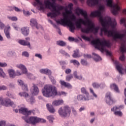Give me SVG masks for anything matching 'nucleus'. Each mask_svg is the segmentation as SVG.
I'll list each match as a JSON object with an SVG mask.
<instances>
[{
    "instance_id": "1",
    "label": "nucleus",
    "mask_w": 126,
    "mask_h": 126,
    "mask_svg": "<svg viewBox=\"0 0 126 126\" xmlns=\"http://www.w3.org/2000/svg\"><path fill=\"white\" fill-rule=\"evenodd\" d=\"M105 10V6L100 5L99 6L98 10L94 12H92L91 16L95 17L97 16L99 18V21L102 26L100 29V36L103 35V32L107 37H112L114 41H117L118 39L123 41L124 38L126 36V19L122 18L120 20V23L124 24L125 29L123 31V33H120L119 32L116 30L117 26V22L116 20L113 21L110 17H104L102 16V12Z\"/></svg>"
},
{
    "instance_id": "2",
    "label": "nucleus",
    "mask_w": 126,
    "mask_h": 126,
    "mask_svg": "<svg viewBox=\"0 0 126 126\" xmlns=\"http://www.w3.org/2000/svg\"><path fill=\"white\" fill-rule=\"evenodd\" d=\"M77 12H79L80 14H82L84 17L85 20L83 19H79L78 21L75 22V25L77 28L81 29L82 33H86V34H89V33H93L94 34H97L99 31L98 27H95V25L92 24L90 26L91 21L90 19L88 17V15L86 11H83V9L79 8L76 9Z\"/></svg>"
},
{
    "instance_id": "3",
    "label": "nucleus",
    "mask_w": 126,
    "mask_h": 126,
    "mask_svg": "<svg viewBox=\"0 0 126 126\" xmlns=\"http://www.w3.org/2000/svg\"><path fill=\"white\" fill-rule=\"evenodd\" d=\"M19 113H21L23 115L25 116H23L22 118L24 120L25 122L27 124H30L32 125V126H35L37 124L39 123H46V120L40 118L39 117L32 116L30 118L28 116L31 115L32 111L31 110H28L26 108L22 107L19 110Z\"/></svg>"
},
{
    "instance_id": "4",
    "label": "nucleus",
    "mask_w": 126,
    "mask_h": 126,
    "mask_svg": "<svg viewBox=\"0 0 126 126\" xmlns=\"http://www.w3.org/2000/svg\"><path fill=\"white\" fill-rule=\"evenodd\" d=\"M52 1H53L52 2L50 0H44V4L47 8H49L52 11V12H49L47 14V16L48 17L50 16L51 18H53L60 15L61 14V10H63L64 7L63 6H56V0H52Z\"/></svg>"
},
{
    "instance_id": "5",
    "label": "nucleus",
    "mask_w": 126,
    "mask_h": 126,
    "mask_svg": "<svg viewBox=\"0 0 126 126\" xmlns=\"http://www.w3.org/2000/svg\"><path fill=\"white\" fill-rule=\"evenodd\" d=\"M91 43L95 46L96 49H98L101 52H106V55L111 56V52L107 51L106 47H110V43H109L106 40H100L99 38L96 40H93L91 41Z\"/></svg>"
},
{
    "instance_id": "6",
    "label": "nucleus",
    "mask_w": 126,
    "mask_h": 126,
    "mask_svg": "<svg viewBox=\"0 0 126 126\" xmlns=\"http://www.w3.org/2000/svg\"><path fill=\"white\" fill-rule=\"evenodd\" d=\"M42 93L44 97L51 98V97H55L58 95V91L56 87L51 85H46L42 90Z\"/></svg>"
},
{
    "instance_id": "7",
    "label": "nucleus",
    "mask_w": 126,
    "mask_h": 126,
    "mask_svg": "<svg viewBox=\"0 0 126 126\" xmlns=\"http://www.w3.org/2000/svg\"><path fill=\"white\" fill-rule=\"evenodd\" d=\"M64 18L61 19L60 21H57L56 22L58 24H61V25H67L69 27V30L70 32L73 33L75 30V26L74 24L67 18V15L65 14H63Z\"/></svg>"
},
{
    "instance_id": "8",
    "label": "nucleus",
    "mask_w": 126,
    "mask_h": 126,
    "mask_svg": "<svg viewBox=\"0 0 126 126\" xmlns=\"http://www.w3.org/2000/svg\"><path fill=\"white\" fill-rule=\"evenodd\" d=\"M71 112L70 107L68 106H64L63 109V108L61 107L58 110V113L61 117H67L70 115Z\"/></svg>"
},
{
    "instance_id": "9",
    "label": "nucleus",
    "mask_w": 126,
    "mask_h": 126,
    "mask_svg": "<svg viewBox=\"0 0 126 126\" xmlns=\"http://www.w3.org/2000/svg\"><path fill=\"white\" fill-rule=\"evenodd\" d=\"M19 95L21 97H25L27 102L31 103V104L35 103V98H34V96L32 95L30 96L28 93L26 92L19 93Z\"/></svg>"
},
{
    "instance_id": "10",
    "label": "nucleus",
    "mask_w": 126,
    "mask_h": 126,
    "mask_svg": "<svg viewBox=\"0 0 126 126\" xmlns=\"http://www.w3.org/2000/svg\"><path fill=\"white\" fill-rule=\"evenodd\" d=\"M124 109V106L120 105L119 106H114L111 109V111L114 112V115L115 116H118L119 117H122L123 116V113L121 111V110Z\"/></svg>"
},
{
    "instance_id": "11",
    "label": "nucleus",
    "mask_w": 126,
    "mask_h": 126,
    "mask_svg": "<svg viewBox=\"0 0 126 126\" xmlns=\"http://www.w3.org/2000/svg\"><path fill=\"white\" fill-rule=\"evenodd\" d=\"M120 50L121 53H122V56L120 57V60L124 61H125V54H124V53H126V42L124 41L121 44V47H120Z\"/></svg>"
},
{
    "instance_id": "12",
    "label": "nucleus",
    "mask_w": 126,
    "mask_h": 126,
    "mask_svg": "<svg viewBox=\"0 0 126 126\" xmlns=\"http://www.w3.org/2000/svg\"><path fill=\"white\" fill-rule=\"evenodd\" d=\"M106 102L108 105H112L115 103V100L114 98L112 97V94L111 93L108 92L106 94Z\"/></svg>"
},
{
    "instance_id": "13",
    "label": "nucleus",
    "mask_w": 126,
    "mask_h": 126,
    "mask_svg": "<svg viewBox=\"0 0 126 126\" xmlns=\"http://www.w3.org/2000/svg\"><path fill=\"white\" fill-rule=\"evenodd\" d=\"M31 92L33 96H37L39 94V88L35 84H32V86L31 89Z\"/></svg>"
},
{
    "instance_id": "14",
    "label": "nucleus",
    "mask_w": 126,
    "mask_h": 126,
    "mask_svg": "<svg viewBox=\"0 0 126 126\" xmlns=\"http://www.w3.org/2000/svg\"><path fill=\"white\" fill-rule=\"evenodd\" d=\"M4 106L5 107H15V104L9 98L4 99Z\"/></svg>"
},
{
    "instance_id": "15",
    "label": "nucleus",
    "mask_w": 126,
    "mask_h": 126,
    "mask_svg": "<svg viewBox=\"0 0 126 126\" xmlns=\"http://www.w3.org/2000/svg\"><path fill=\"white\" fill-rule=\"evenodd\" d=\"M30 25L32 27H36V29L41 28L40 25H38V23L35 19H31L30 20Z\"/></svg>"
},
{
    "instance_id": "16",
    "label": "nucleus",
    "mask_w": 126,
    "mask_h": 126,
    "mask_svg": "<svg viewBox=\"0 0 126 126\" xmlns=\"http://www.w3.org/2000/svg\"><path fill=\"white\" fill-rule=\"evenodd\" d=\"M77 99L78 101H89V94H87L86 95H82L81 94L78 95L77 96Z\"/></svg>"
},
{
    "instance_id": "17",
    "label": "nucleus",
    "mask_w": 126,
    "mask_h": 126,
    "mask_svg": "<svg viewBox=\"0 0 126 126\" xmlns=\"http://www.w3.org/2000/svg\"><path fill=\"white\" fill-rule=\"evenodd\" d=\"M16 66L17 68L21 69L24 74H27V68L23 64H17Z\"/></svg>"
},
{
    "instance_id": "18",
    "label": "nucleus",
    "mask_w": 126,
    "mask_h": 126,
    "mask_svg": "<svg viewBox=\"0 0 126 126\" xmlns=\"http://www.w3.org/2000/svg\"><path fill=\"white\" fill-rule=\"evenodd\" d=\"M115 64H116V67L118 71H119L120 74H123V66L121 63H119V62L115 61L114 62Z\"/></svg>"
},
{
    "instance_id": "19",
    "label": "nucleus",
    "mask_w": 126,
    "mask_h": 126,
    "mask_svg": "<svg viewBox=\"0 0 126 126\" xmlns=\"http://www.w3.org/2000/svg\"><path fill=\"white\" fill-rule=\"evenodd\" d=\"M87 3L90 6H95L99 3V0H88Z\"/></svg>"
},
{
    "instance_id": "20",
    "label": "nucleus",
    "mask_w": 126,
    "mask_h": 126,
    "mask_svg": "<svg viewBox=\"0 0 126 126\" xmlns=\"http://www.w3.org/2000/svg\"><path fill=\"white\" fill-rule=\"evenodd\" d=\"M39 72L43 74L49 75V76H51V75H52V71L48 68L41 69L39 70Z\"/></svg>"
},
{
    "instance_id": "21",
    "label": "nucleus",
    "mask_w": 126,
    "mask_h": 126,
    "mask_svg": "<svg viewBox=\"0 0 126 126\" xmlns=\"http://www.w3.org/2000/svg\"><path fill=\"white\" fill-rule=\"evenodd\" d=\"M18 83L19 84V85L22 86V88L24 91H28V87L26 84H24V82L22 81V80H18Z\"/></svg>"
},
{
    "instance_id": "22",
    "label": "nucleus",
    "mask_w": 126,
    "mask_h": 126,
    "mask_svg": "<svg viewBox=\"0 0 126 126\" xmlns=\"http://www.w3.org/2000/svg\"><path fill=\"white\" fill-rule=\"evenodd\" d=\"M36 2H34L33 5L34 6H36L37 4H39L40 5V10H45V7L44 6V5L43 4V3L41 1H40V0H35Z\"/></svg>"
},
{
    "instance_id": "23",
    "label": "nucleus",
    "mask_w": 126,
    "mask_h": 126,
    "mask_svg": "<svg viewBox=\"0 0 126 126\" xmlns=\"http://www.w3.org/2000/svg\"><path fill=\"white\" fill-rule=\"evenodd\" d=\"M19 44L22 45V46H27L29 48H31L30 42L29 41H26L25 40L20 39L18 41Z\"/></svg>"
},
{
    "instance_id": "24",
    "label": "nucleus",
    "mask_w": 126,
    "mask_h": 126,
    "mask_svg": "<svg viewBox=\"0 0 126 126\" xmlns=\"http://www.w3.org/2000/svg\"><path fill=\"white\" fill-rule=\"evenodd\" d=\"M22 34L24 36H28L29 35V28L28 27H23L21 29Z\"/></svg>"
},
{
    "instance_id": "25",
    "label": "nucleus",
    "mask_w": 126,
    "mask_h": 126,
    "mask_svg": "<svg viewBox=\"0 0 126 126\" xmlns=\"http://www.w3.org/2000/svg\"><path fill=\"white\" fill-rule=\"evenodd\" d=\"M60 84L62 86H64V87H66L67 88H72V86H71V85H70V84L66 83L64 82V81L60 80Z\"/></svg>"
},
{
    "instance_id": "26",
    "label": "nucleus",
    "mask_w": 126,
    "mask_h": 126,
    "mask_svg": "<svg viewBox=\"0 0 126 126\" xmlns=\"http://www.w3.org/2000/svg\"><path fill=\"white\" fill-rule=\"evenodd\" d=\"M53 106H60L63 104V99L54 100L52 103Z\"/></svg>"
},
{
    "instance_id": "27",
    "label": "nucleus",
    "mask_w": 126,
    "mask_h": 126,
    "mask_svg": "<svg viewBox=\"0 0 126 126\" xmlns=\"http://www.w3.org/2000/svg\"><path fill=\"white\" fill-rule=\"evenodd\" d=\"M111 89L114 90L117 93H120V90H119V87L116 84H112L110 85Z\"/></svg>"
},
{
    "instance_id": "28",
    "label": "nucleus",
    "mask_w": 126,
    "mask_h": 126,
    "mask_svg": "<svg viewBox=\"0 0 126 126\" xmlns=\"http://www.w3.org/2000/svg\"><path fill=\"white\" fill-rule=\"evenodd\" d=\"M56 44L58 46H60V47H65V46H66V43L63 40L57 41Z\"/></svg>"
},
{
    "instance_id": "29",
    "label": "nucleus",
    "mask_w": 126,
    "mask_h": 126,
    "mask_svg": "<svg viewBox=\"0 0 126 126\" xmlns=\"http://www.w3.org/2000/svg\"><path fill=\"white\" fill-rule=\"evenodd\" d=\"M93 58L95 62H99V61H101V57H100V56H99L97 54L93 53Z\"/></svg>"
},
{
    "instance_id": "30",
    "label": "nucleus",
    "mask_w": 126,
    "mask_h": 126,
    "mask_svg": "<svg viewBox=\"0 0 126 126\" xmlns=\"http://www.w3.org/2000/svg\"><path fill=\"white\" fill-rule=\"evenodd\" d=\"M46 107H47V108L48 109L49 112H50V113H55V112H56L55 108H54V107H53V106H50V104H47Z\"/></svg>"
},
{
    "instance_id": "31",
    "label": "nucleus",
    "mask_w": 126,
    "mask_h": 126,
    "mask_svg": "<svg viewBox=\"0 0 126 126\" xmlns=\"http://www.w3.org/2000/svg\"><path fill=\"white\" fill-rule=\"evenodd\" d=\"M72 57L75 59H76L77 58H80L81 56L80 55H79V50L77 49L74 51V54L72 55Z\"/></svg>"
},
{
    "instance_id": "32",
    "label": "nucleus",
    "mask_w": 126,
    "mask_h": 126,
    "mask_svg": "<svg viewBox=\"0 0 126 126\" xmlns=\"http://www.w3.org/2000/svg\"><path fill=\"white\" fill-rule=\"evenodd\" d=\"M8 73L10 77L11 78H14L15 77V72L13 69H10L8 70Z\"/></svg>"
},
{
    "instance_id": "33",
    "label": "nucleus",
    "mask_w": 126,
    "mask_h": 126,
    "mask_svg": "<svg viewBox=\"0 0 126 126\" xmlns=\"http://www.w3.org/2000/svg\"><path fill=\"white\" fill-rule=\"evenodd\" d=\"M70 63H72L74 64V65H80V63L79 62L77 61L76 60H71L70 61Z\"/></svg>"
},
{
    "instance_id": "34",
    "label": "nucleus",
    "mask_w": 126,
    "mask_h": 126,
    "mask_svg": "<svg viewBox=\"0 0 126 126\" xmlns=\"http://www.w3.org/2000/svg\"><path fill=\"white\" fill-rule=\"evenodd\" d=\"M0 77H3V78H5V77H6V75L5 74V73L3 71V69L0 67Z\"/></svg>"
},
{
    "instance_id": "35",
    "label": "nucleus",
    "mask_w": 126,
    "mask_h": 126,
    "mask_svg": "<svg viewBox=\"0 0 126 126\" xmlns=\"http://www.w3.org/2000/svg\"><path fill=\"white\" fill-rule=\"evenodd\" d=\"M4 32L6 38H7V39H10V33H9V31H7L6 29H4Z\"/></svg>"
},
{
    "instance_id": "36",
    "label": "nucleus",
    "mask_w": 126,
    "mask_h": 126,
    "mask_svg": "<svg viewBox=\"0 0 126 126\" xmlns=\"http://www.w3.org/2000/svg\"><path fill=\"white\" fill-rule=\"evenodd\" d=\"M68 40L69 42H75V43H77L78 42V39L74 38V37L69 36L68 38Z\"/></svg>"
},
{
    "instance_id": "37",
    "label": "nucleus",
    "mask_w": 126,
    "mask_h": 126,
    "mask_svg": "<svg viewBox=\"0 0 126 126\" xmlns=\"http://www.w3.org/2000/svg\"><path fill=\"white\" fill-rule=\"evenodd\" d=\"M72 78H73V75L72 74L68 75L66 76V81H70Z\"/></svg>"
},
{
    "instance_id": "38",
    "label": "nucleus",
    "mask_w": 126,
    "mask_h": 126,
    "mask_svg": "<svg viewBox=\"0 0 126 126\" xmlns=\"http://www.w3.org/2000/svg\"><path fill=\"white\" fill-rule=\"evenodd\" d=\"M60 53H61V54H62V55H64V56H65V57H70L69 54L65 52V51H64V50L63 49H61L60 50Z\"/></svg>"
},
{
    "instance_id": "39",
    "label": "nucleus",
    "mask_w": 126,
    "mask_h": 126,
    "mask_svg": "<svg viewBox=\"0 0 126 126\" xmlns=\"http://www.w3.org/2000/svg\"><path fill=\"white\" fill-rule=\"evenodd\" d=\"M12 26L13 27V28H14V30H16L17 31H19L20 30V28L17 27L15 23H13L12 24Z\"/></svg>"
},
{
    "instance_id": "40",
    "label": "nucleus",
    "mask_w": 126,
    "mask_h": 126,
    "mask_svg": "<svg viewBox=\"0 0 126 126\" xmlns=\"http://www.w3.org/2000/svg\"><path fill=\"white\" fill-rule=\"evenodd\" d=\"M92 85L94 88H99V87L101 86V85L98 84V83H93Z\"/></svg>"
},
{
    "instance_id": "41",
    "label": "nucleus",
    "mask_w": 126,
    "mask_h": 126,
    "mask_svg": "<svg viewBox=\"0 0 126 126\" xmlns=\"http://www.w3.org/2000/svg\"><path fill=\"white\" fill-rule=\"evenodd\" d=\"M7 18H8L9 20H11L12 21H17V17H16L8 16Z\"/></svg>"
},
{
    "instance_id": "42",
    "label": "nucleus",
    "mask_w": 126,
    "mask_h": 126,
    "mask_svg": "<svg viewBox=\"0 0 126 126\" xmlns=\"http://www.w3.org/2000/svg\"><path fill=\"white\" fill-rule=\"evenodd\" d=\"M81 90L82 93H83V94H85V96H87V94H89L86 91V89H85V88H82L81 89Z\"/></svg>"
},
{
    "instance_id": "43",
    "label": "nucleus",
    "mask_w": 126,
    "mask_h": 126,
    "mask_svg": "<svg viewBox=\"0 0 126 126\" xmlns=\"http://www.w3.org/2000/svg\"><path fill=\"white\" fill-rule=\"evenodd\" d=\"M81 37L82 39H83L84 40H86V41H91V38H90V37H87L85 35H82Z\"/></svg>"
},
{
    "instance_id": "44",
    "label": "nucleus",
    "mask_w": 126,
    "mask_h": 126,
    "mask_svg": "<svg viewBox=\"0 0 126 126\" xmlns=\"http://www.w3.org/2000/svg\"><path fill=\"white\" fill-rule=\"evenodd\" d=\"M22 56L28 58L29 57V53L27 51L22 52Z\"/></svg>"
},
{
    "instance_id": "45",
    "label": "nucleus",
    "mask_w": 126,
    "mask_h": 126,
    "mask_svg": "<svg viewBox=\"0 0 126 126\" xmlns=\"http://www.w3.org/2000/svg\"><path fill=\"white\" fill-rule=\"evenodd\" d=\"M47 119H48V120H49V121L50 123H53V120H55V118H54V116H48Z\"/></svg>"
},
{
    "instance_id": "46",
    "label": "nucleus",
    "mask_w": 126,
    "mask_h": 126,
    "mask_svg": "<svg viewBox=\"0 0 126 126\" xmlns=\"http://www.w3.org/2000/svg\"><path fill=\"white\" fill-rule=\"evenodd\" d=\"M81 63L82 64V65H87V61L84 59H81Z\"/></svg>"
},
{
    "instance_id": "47",
    "label": "nucleus",
    "mask_w": 126,
    "mask_h": 126,
    "mask_svg": "<svg viewBox=\"0 0 126 126\" xmlns=\"http://www.w3.org/2000/svg\"><path fill=\"white\" fill-rule=\"evenodd\" d=\"M7 96H8V97H9V98H11L12 99H14V98H15V96H14V95L9 93H7Z\"/></svg>"
},
{
    "instance_id": "48",
    "label": "nucleus",
    "mask_w": 126,
    "mask_h": 126,
    "mask_svg": "<svg viewBox=\"0 0 126 126\" xmlns=\"http://www.w3.org/2000/svg\"><path fill=\"white\" fill-rule=\"evenodd\" d=\"M5 27V25L0 20V29H3Z\"/></svg>"
},
{
    "instance_id": "49",
    "label": "nucleus",
    "mask_w": 126,
    "mask_h": 126,
    "mask_svg": "<svg viewBox=\"0 0 126 126\" xmlns=\"http://www.w3.org/2000/svg\"><path fill=\"white\" fill-rule=\"evenodd\" d=\"M49 78L51 80V82L53 83V84H56V80L54 78V77H52L51 76H49Z\"/></svg>"
},
{
    "instance_id": "50",
    "label": "nucleus",
    "mask_w": 126,
    "mask_h": 126,
    "mask_svg": "<svg viewBox=\"0 0 126 126\" xmlns=\"http://www.w3.org/2000/svg\"><path fill=\"white\" fill-rule=\"evenodd\" d=\"M4 99L2 98V97H0V105H2L4 106Z\"/></svg>"
},
{
    "instance_id": "51",
    "label": "nucleus",
    "mask_w": 126,
    "mask_h": 126,
    "mask_svg": "<svg viewBox=\"0 0 126 126\" xmlns=\"http://www.w3.org/2000/svg\"><path fill=\"white\" fill-rule=\"evenodd\" d=\"M22 74H24L23 72L22 73L20 72V71L17 70L15 73V76H19V75H22Z\"/></svg>"
},
{
    "instance_id": "52",
    "label": "nucleus",
    "mask_w": 126,
    "mask_h": 126,
    "mask_svg": "<svg viewBox=\"0 0 126 126\" xmlns=\"http://www.w3.org/2000/svg\"><path fill=\"white\" fill-rule=\"evenodd\" d=\"M90 90L91 93L93 94V96H94V97H95V98H97V94L94 93V91H93V89H92V88H90Z\"/></svg>"
},
{
    "instance_id": "53",
    "label": "nucleus",
    "mask_w": 126,
    "mask_h": 126,
    "mask_svg": "<svg viewBox=\"0 0 126 126\" xmlns=\"http://www.w3.org/2000/svg\"><path fill=\"white\" fill-rule=\"evenodd\" d=\"M60 63L61 64V65H66V64H67V62H65V61H61L60 62Z\"/></svg>"
},
{
    "instance_id": "54",
    "label": "nucleus",
    "mask_w": 126,
    "mask_h": 126,
    "mask_svg": "<svg viewBox=\"0 0 126 126\" xmlns=\"http://www.w3.org/2000/svg\"><path fill=\"white\" fill-rule=\"evenodd\" d=\"M35 57H36V58H38V59H40V60H42V55H41L40 54H38V53L35 54Z\"/></svg>"
},
{
    "instance_id": "55",
    "label": "nucleus",
    "mask_w": 126,
    "mask_h": 126,
    "mask_svg": "<svg viewBox=\"0 0 126 126\" xmlns=\"http://www.w3.org/2000/svg\"><path fill=\"white\" fill-rule=\"evenodd\" d=\"M65 73L66 74H69V73H71V69L70 68H67L65 70Z\"/></svg>"
},
{
    "instance_id": "56",
    "label": "nucleus",
    "mask_w": 126,
    "mask_h": 126,
    "mask_svg": "<svg viewBox=\"0 0 126 126\" xmlns=\"http://www.w3.org/2000/svg\"><path fill=\"white\" fill-rule=\"evenodd\" d=\"M7 89V87L5 86H0V91L1 90H6Z\"/></svg>"
},
{
    "instance_id": "57",
    "label": "nucleus",
    "mask_w": 126,
    "mask_h": 126,
    "mask_svg": "<svg viewBox=\"0 0 126 126\" xmlns=\"http://www.w3.org/2000/svg\"><path fill=\"white\" fill-rule=\"evenodd\" d=\"M6 65H7V64H6V63L0 62V66H1V67H4L6 66Z\"/></svg>"
},
{
    "instance_id": "58",
    "label": "nucleus",
    "mask_w": 126,
    "mask_h": 126,
    "mask_svg": "<svg viewBox=\"0 0 126 126\" xmlns=\"http://www.w3.org/2000/svg\"><path fill=\"white\" fill-rule=\"evenodd\" d=\"M0 126H5V121H0Z\"/></svg>"
},
{
    "instance_id": "59",
    "label": "nucleus",
    "mask_w": 126,
    "mask_h": 126,
    "mask_svg": "<svg viewBox=\"0 0 126 126\" xmlns=\"http://www.w3.org/2000/svg\"><path fill=\"white\" fill-rule=\"evenodd\" d=\"M72 6H73V4L72 3H70L68 5V7L71 10L72 9Z\"/></svg>"
},
{
    "instance_id": "60",
    "label": "nucleus",
    "mask_w": 126,
    "mask_h": 126,
    "mask_svg": "<svg viewBox=\"0 0 126 126\" xmlns=\"http://www.w3.org/2000/svg\"><path fill=\"white\" fill-rule=\"evenodd\" d=\"M14 9L17 12H19L20 11H21V9L18 8V7H14Z\"/></svg>"
},
{
    "instance_id": "61",
    "label": "nucleus",
    "mask_w": 126,
    "mask_h": 126,
    "mask_svg": "<svg viewBox=\"0 0 126 126\" xmlns=\"http://www.w3.org/2000/svg\"><path fill=\"white\" fill-rule=\"evenodd\" d=\"M73 75H74L75 78H77V77L78 76L77 75V71H75L73 72Z\"/></svg>"
},
{
    "instance_id": "62",
    "label": "nucleus",
    "mask_w": 126,
    "mask_h": 126,
    "mask_svg": "<svg viewBox=\"0 0 126 126\" xmlns=\"http://www.w3.org/2000/svg\"><path fill=\"white\" fill-rule=\"evenodd\" d=\"M71 19L73 21H75L76 20V17L73 15H72Z\"/></svg>"
},
{
    "instance_id": "63",
    "label": "nucleus",
    "mask_w": 126,
    "mask_h": 126,
    "mask_svg": "<svg viewBox=\"0 0 126 126\" xmlns=\"http://www.w3.org/2000/svg\"><path fill=\"white\" fill-rule=\"evenodd\" d=\"M60 95H64V96H66V93L64 92H61Z\"/></svg>"
},
{
    "instance_id": "64",
    "label": "nucleus",
    "mask_w": 126,
    "mask_h": 126,
    "mask_svg": "<svg viewBox=\"0 0 126 126\" xmlns=\"http://www.w3.org/2000/svg\"><path fill=\"white\" fill-rule=\"evenodd\" d=\"M76 78L77 79H79V80H81V79H82V75L78 76Z\"/></svg>"
}]
</instances>
